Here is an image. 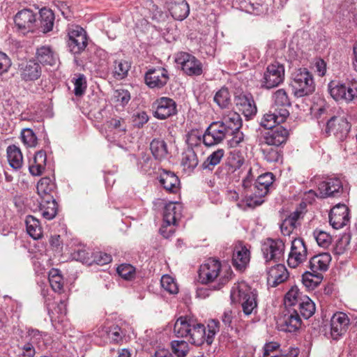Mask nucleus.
Segmentation results:
<instances>
[{"label":"nucleus","instance_id":"57","mask_svg":"<svg viewBox=\"0 0 357 357\" xmlns=\"http://www.w3.org/2000/svg\"><path fill=\"white\" fill-rule=\"evenodd\" d=\"M43 333L40 332L37 329L29 328L27 331V335L26 339L27 342L32 344H37L43 340Z\"/></svg>","mask_w":357,"mask_h":357},{"label":"nucleus","instance_id":"63","mask_svg":"<svg viewBox=\"0 0 357 357\" xmlns=\"http://www.w3.org/2000/svg\"><path fill=\"white\" fill-rule=\"evenodd\" d=\"M350 238L347 235L342 236V238L337 243L335 248V254L341 255L344 252L346 247L349 244Z\"/></svg>","mask_w":357,"mask_h":357},{"label":"nucleus","instance_id":"60","mask_svg":"<svg viewBox=\"0 0 357 357\" xmlns=\"http://www.w3.org/2000/svg\"><path fill=\"white\" fill-rule=\"evenodd\" d=\"M109 126L123 132L126 131V121L122 118H112L109 121Z\"/></svg>","mask_w":357,"mask_h":357},{"label":"nucleus","instance_id":"47","mask_svg":"<svg viewBox=\"0 0 357 357\" xmlns=\"http://www.w3.org/2000/svg\"><path fill=\"white\" fill-rule=\"evenodd\" d=\"M214 101L220 108H228L231 105L230 94L227 88L220 89L214 96Z\"/></svg>","mask_w":357,"mask_h":357},{"label":"nucleus","instance_id":"25","mask_svg":"<svg viewBox=\"0 0 357 357\" xmlns=\"http://www.w3.org/2000/svg\"><path fill=\"white\" fill-rule=\"evenodd\" d=\"M182 204L180 202H170L167 203L164 208L163 220L165 224L175 225L177 220L181 217Z\"/></svg>","mask_w":357,"mask_h":357},{"label":"nucleus","instance_id":"20","mask_svg":"<svg viewBox=\"0 0 357 357\" xmlns=\"http://www.w3.org/2000/svg\"><path fill=\"white\" fill-rule=\"evenodd\" d=\"M281 331L294 333L298 331L301 326V319L296 308L287 309L280 321Z\"/></svg>","mask_w":357,"mask_h":357},{"label":"nucleus","instance_id":"54","mask_svg":"<svg viewBox=\"0 0 357 357\" xmlns=\"http://www.w3.org/2000/svg\"><path fill=\"white\" fill-rule=\"evenodd\" d=\"M130 65L126 61H119L116 62L114 67V75L117 79H123L127 75Z\"/></svg>","mask_w":357,"mask_h":357},{"label":"nucleus","instance_id":"19","mask_svg":"<svg viewBox=\"0 0 357 357\" xmlns=\"http://www.w3.org/2000/svg\"><path fill=\"white\" fill-rule=\"evenodd\" d=\"M349 208L345 204H337L329 213V222L335 229L346 226L349 222Z\"/></svg>","mask_w":357,"mask_h":357},{"label":"nucleus","instance_id":"46","mask_svg":"<svg viewBox=\"0 0 357 357\" xmlns=\"http://www.w3.org/2000/svg\"><path fill=\"white\" fill-rule=\"evenodd\" d=\"M323 278L321 273H314L312 271H305L302 275L303 284L308 288L317 287Z\"/></svg>","mask_w":357,"mask_h":357},{"label":"nucleus","instance_id":"14","mask_svg":"<svg viewBox=\"0 0 357 357\" xmlns=\"http://www.w3.org/2000/svg\"><path fill=\"white\" fill-rule=\"evenodd\" d=\"M307 250L301 238H294L291 242V251L287 259L288 265L291 268L297 267L307 259Z\"/></svg>","mask_w":357,"mask_h":357},{"label":"nucleus","instance_id":"27","mask_svg":"<svg viewBox=\"0 0 357 357\" xmlns=\"http://www.w3.org/2000/svg\"><path fill=\"white\" fill-rule=\"evenodd\" d=\"M159 181L167 192L175 193L179 189V178L174 172L170 171L162 170L159 176Z\"/></svg>","mask_w":357,"mask_h":357},{"label":"nucleus","instance_id":"32","mask_svg":"<svg viewBox=\"0 0 357 357\" xmlns=\"http://www.w3.org/2000/svg\"><path fill=\"white\" fill-rule=\"evenodd\" d=\"M36 189L40 199H46L48 198V196H53L52 194L56 190V184L50 178L43 177L38 182Z\"/></svg>","mask_w":357,"mask_h":357},{"label":"nucleus","instance_id":"22","mask_svg":"<svg viewBox=\"0 0 357 357\" xmlns=\"http://www.w3.org/2000/svg\"><path fill=\"white\" fill-rule=\"evenodd\" d=\"M289 273L281 264H276L267 271V283L272 287H275L287 280Z\"/></svg>","mask_w":357,"mask_h":357},{"label":"nucleus","instance_id":"55","mask_svg":"<svg viewBox=\"0 0 357 357\" xmlns=\"http://www.w3.org/2000/svg\"><path fill=\"white\" fill-rule=\"evenodd\" d=\"M117 273L121 278L130 280L135 275V268L130 264H121L117 268Z\"/></svg>","mask_w":357,"mask_h":357},{"label":"nucleus","instance_id":"10","mask_svg":"<svg viewBox=\"0 0 357 357\" xmlns=\"http://www.w3.org/2000/svg\"><path fill=\"white\" fill-rule=\"evenodd\" d=\"M284 79V68L278 62L269 64L264 72L261 86L267 89L278 86Z\"/></svg>","mask_w":357,"mask_h":357},{"label":"nucleus","instance_id":"18","mask_svg":"<svg viewBox=\"0 0 357 357\" xmlns=\"http://www.w3.org/2000/svg\"><path fill=\"white\" fill-rule=\"evenodd\" d=\"M167 70L164 68L149 70L144 77L146 85L151 89H161L169 80Z\"/></svg>","mask_w":357,"mask_h":357},{"label":"nucleus","instance_id":"21","mask_svg":"<svg viewBox=\"0 0 357 357\" xmlns=\"http://www.w3.org/2000/svg\"><path fill=\"white\" fill-rule=\"evenodd\" d=\"M319 197H339L343 190L342 183L338 178H328L318 186Z\"/></svg>","mask_w":357,"mask_h":357},{"label":"nucleus","instance_id":"29","mask_svg":"<svg viewBox=\"0 0 357 357\" xmlns=\"http://www.w3.org/2000/svg\"><path fill=\"white\" fill-rule=\"evenodd\" d=\"M40 199L39 210L42 216L46 220H52L57 213V203L54 196H48V198Z\"/></svg>","mask_w":357,"mask_h":357},{"label":"nucleus","instance_id":"8","mask_svg":"<svg viewBox=\"0 0 357 357\" xmlns=\"http://www.w3.org/2000/svg\"><path fill=\"white\" fill-rule=\"evenodd\" d=\"M67 45L73 54H79L87 46L88 38L85 30L78 25H71L67 29Z\"/></svg>","mask_w":357,"mask_h":357},{"label":"nucleus","instance_id":"7","mask_svg":"<svg viewBox=\"0 0 357 357\" xmlns=\"http://www.w3.org/2000/svg\"><path fill=\"white\" fill-rule=\"evenodd\" d=\"M350 128V124L344 114L334 115L327 120L324 133L327 135H333L337 140L342 142L347 137Z\"/></svg>","mask_w":357,"mask_h":357},{"label":"nucleus","instance_id":"34","mask_svg":"<svg viewBox=\"0 0 357 357\" xmlns=\"http://www.w3.org/2000/svg\"><path fill=\"white\" fill-rule=\"evenodd\" d=\"M172 16L176 20L182 21L185 19L190 13V7L185 0L174 3L169 8Z\"/></svg>","mask_w":357,"mask_h":357},{"label":"nucleus","instance_id":"6","mask_svg":"<svg viewBox=\"0 0 357 357\" xmlns=\"http://www.w3.org/2000/svg\"><path fill=\"white\" fill-rule=\"evenodd\" d=\"M292 93L296 98L311 95L315 90L312 74L306 68L296 69L291 75Z\"/></svg>","mask_w":357,"mask_h":357},{"label":"nucleus","instance_id":"17","mask_svg":"<svg viewBox=\"0 0 357 357\" xmlns=\"http://www.w3.org/2000/svg\"><path fill=\"white\" fill-rule=\"evenodd\" d=\"M350 324L347 314L342 312H335L331 319V336L337 340L347 332Z\"/></svg>","mask_w":357,"mask_h":357},{"label":"nucleus","instance_id":"45","mask_svg":"<svg viewBox=\"0 0 357 357\" xmlns=\"http://www.w3.org/2000/svg\"><path fill=\"white\" fill-rule=\"evenodd\" d=\"M273 100L275 106L281 107V109H287L286 107L291 105L290 98L286 90L284 89H278L273 94Z\"/></svg>","mask_w":357,"mask_h":357},{"label":"nucleus","instance_id":"58","mask_svg":"<svg viewBox=\"0 0 357 357\" xmlns=\"http://www.w3.org/2000/svg\"><path fill=\"white\" fill-rule=\"evenodd\" d=\"M92 262L98 265L107 264L112 261V256L102 252H96L92 253Z\"/></svg>","mask_w":357,"mask_h":357},{"label":"nucleus","instance_id":"48","mask_svg":"<svg viewBox=\"0 0 357 357\" xmlns=\"http://www.w3.org/2000/svg\"><path fill=\"white\" fill-rule=\"evenodd\" d=\"M242 126V121L241 117L239 116V126L236 129V130H234L232 133H229V135H228V143L231 147H236L238 146L241 142H243L244 139V135L243 133L240 130Z\"/></svg>","mask_w":357,"mask_h":357},{"label":"nucleus","instance_id":"15","mask_svg":"<svg viewBox=\"0 0 357 357\" xmlns=\"http://www.w3.org/2000/svg\"><path fill=\"white\" fill-rule=\"evenodd\" d=\"M289 131L282 126L270 129L262 135L260 144L280 146L287 140Z\"/></svg>","mask_w":357,"mask_h":357},{"label":"nucleus","instance_id":"9","mask_svg":"<svg viewBox=\"0 0 357 357\" xmlns=\"http://www.w3.org/2000/svg\"><path fill=\"white\" fill-rule=\"evenodd\" d=\"M176 63L188 76H199L203 73V65L195 56L184 52L176 55Z\"/></svg>","mask_w":357,"mask_h":357},{"label":"nucleus","instance_id":"23","mask_svg":"<svg viewBox=\"0 0 357 357\" xmlns=\"http://www.w3.org/2000/svg\"><path fill=\"white\" fill-rule=\"evenodd\" d=\"M289 115V112L287 109H280L278 112H269L263 116L260 124L266 129L270 130L276 127L275 124L284 122Z\"/></svg>","mask_w":357,"mask_h":357},{"label":"nucleus","instance_id":"56","mask_svg":"<svg viewBox=\"0 0 357 357\" xmlns=\"http://www.w3.org/2000/svg\"><path fill=\"white\" fill-rule=\"evenodd\" d=\"M74 85V92L75 96H82L84 93L86 88L85 77L83 75H79L78 77L75 79Z\"/></svg>","mask_w":357,"mask_h":357},{"label":"nucleus","instance_id":"13","mask_svg":"<svg viewBox=\"0 0 357 357\" xmlns=\"http://www.w3.org/2000/svg\"><path fill=\"white\" fill-rule=\"evenodd\" d=\"M14 22L23 33L33 32L36 27L37 14L31 9H22L15 14Z\"/></svg>","mask_w":357,"mask_h":357},{"label":"nucleus","instance_id":"42","mask_svg":"<svg viewBox=\"0 0 357 357\" xmlns=\"http://www.w3.org/2000/svg\"><path fill=\"white\" fill-rule=\"evenodd\" d=\"M347 89L346 84H344L332 82L328 84V91L331 97L337 101L341 100L347 102L349 101L347 100Z\"/></svg>","mask_w":357,"mask_h":357},{"label":"nucleus","instance_id":"52","mask_svg":"<svg viewBox=\"0 0 357 357\" xmlns=\"http://www.w3.org/2000/svg\"><path fill=\"white\" fill-rule=\"evenodd\" d=\"M314 237L317 244L324 248H328L332 242L331 236L322 230H315Z\"/></svg>","mask_w":357,"mask_h":357},{"label":"nucleus","instance_id":"30","mask_svg":"<svg viewBox=\"0 0 357 357\" xmlns=\"http://www.w3.org/2000/svg\"><path fill=\"white\" fill-rule=\"evenodd\" d=\"M225 151L223 149H218L213 151L201 164L200 169L202 171L212 172L215 167L220 163L225 156Z\"/></svg>","mask_w":357,"mask_h":357},{"label":"nucleus","instance_id":"26","mask_svg":"<svg viewBox=\"0 0 357 357\" xmlns=\"http://www.w3.org/2000/svg\"><path fill=\"white\" fill-rule=\"evenodd\" d=\"M235 102L238 110L247 118L257 112V107L250 95L239 94L236 96Z\"/></svg>","mask_w":357,"mask_h":357},{"label":"nucleus","instance_id":"1","mask_svg":"<svg viewBox=\"0 0 357 357\" xmlns=\"http://www.w3.org/2000/svg\"><path fill=\"white\" fill-rule=\"evenodd\" d=\"M207 332L204 324L187 317H181L175 322L174 332L177 337H186L190 343L200 346L205 342L211 344L215 334L219 331V322L212 319L209 321Z\"/></svg>","mask_w":357,"mask_h":357},{"label":"nucleus","instance_id":"24","mask_svg":"<svg viewBox=\"0 0 357 357\" xmlns=\"http://www.w3.org/2000/svg\"><path fill=\"white\" fill-rule=\"evenodd\" d=\"M36 60L41 66H53L56 65L58 61L56 54L49 45H42L36 49Z\"/></svg>","mask_w":357,"mask_h":357},{"label":"nucleus","instance_id":"16","mask_svg":"<svg viewBox=\"0 0 357 357\" xmlns=\"http://www.w3.org/2000/svg\"><path fill=\"white\" fill-rule=\"evenodd\" d=\"M153 106L155 108L153 116L158 119H166L177 112L175 101L167 97L158 98Z\"/></svg>","mask_w":357,"mask_h":357},{"label":"nucleus","instance_id":"44","mask_svg":"<svg viewBox=\"0 0 357 357\" xmlns=\"http://www.w3.org/2000/svg\"><path fill=\"white\" fill-rule=\"evenodd\" d=\"M302 297L303 296H301L298 287H293L285 294L284 298V304L286 307L296 308L295 307L298 305Z\"/></svg>","mask_w":357,"mask_h":357},{"label":"nucleus","instance_id":"2","mask_svg":"<svg viewBox=\"0 0 357 357\" xmlns=\"http://www.w3.org/2000/svg\"><path fill=\"white\" fill-rule=\"evenodd\" d=\"M238 126H239V114L230 111L223 115L221 121L211 123L202 137L190 135L188 141L191 146H196L202 141L206 146H212L227 139L229 133L236 130Z\"/></svg>","mask_w":357,"mask_h":357},{"label":"nucleus","instance_id":"3","mask_svg":"<svg viewBox=\"0 0 357 357\" xmlns=\"http://www.w3.org/2000/svg\"><path fill=\"white\" fill-rule=\"evenodd\" d=\"M273 181V174L270 172L258 176L254 183L251 178H244L242 183L244 198L242 203H237V206L243 209H245L244 204L247 207L252 208L260 206L264 202V197L268 194Z\"/></svg>","mask_w":357,"mask_h":357},{"label":"nucleus","instance_id":"33","mask_svg":"<svg viewBox=\"0 0 357 357\" xmlns=\"http://www.w3.org/2000/svg\"><path fill=\"white\" fill-rule=\"evenodd\" d=\"M47 156L43 151H38L33 158V162L29 165V169L33 176H40L45 170Z\"/></svg>","mask_w":357,"mask_h":357},{"label":"nucleus","instance_id":"59","mask_svg":"<svg viewBox=\"0 0 357 357\" xmlns=\"http://www.w3.org/2000/svg\"><path fill=\"white\" fill-rule=\"evenodd\" d=\"M114 96L116 100L123 106L127 105L130 100V93L124 89L115 91Z\"/></svg>","mask_w":357,"mask_h":357},{"label":"nucleus","instance_id":"35","mask_svg":"<svg viewBox=\"0 0 357 357\" xmlns=\"http://www.w3.org/2000/svg\"><path fill=\"white\" fill-rule=\"evenodd\" d=\"M54 19V14L52 10L43 8L40 10V28L43 33H47L52 30Z\"/></svg>","mask_w":357,"mask_h":357},{"label":"nucleus","instance_id":"37","mask_svg":"<svg viewBox=\"0 0 357 357\" xmlns=\"http://www.w3.org/2000/svg\"><path fill=\"white\" fill-rule=\"evenodd\" d=\"M199 160L197 153L192 149H188L183 153L181 165L183 170L187 172H192L197 167Z\"/></svg>","mask_w":357,"mask_h":357},{"label":"nucleus","instance_id":"40","mask_svg":"<svg viewBox=\"0 0 357 357\" xmlns=\"http://www.w3.org/2000/svg\"><path fill=\"white\" fill-rule=\"evenodd\" d=\"M26 226L28 234L33 239L41 238L43 231L40 225L39 220L32 215H28L26 218Z\"/></svg>","mask_w":357,"mask_h":357},{"label":"nucleus","instance_id":"31","mask_svg":"<svg viewBox=\"0 0 357 357\" xmlns=\"http://www.w3.org/2000/svg\"><path fill=\"white\" fill-rule=\"evenodd\" d=\"M250 261V251L245 246L236 247L233 253V265L241 271L245 268Z\"/></svg>","mask_w":357,"mask_h":357},{"label":"nucleus","instance_id":"64","mask_svg":"<svg viewBox=\"0 0 357 357\" xmlns=\"http://www.w3.org/2000/svg\"><path fill=\"white\" fill-rule=\"evenodd\" d=\"M347 100H353L355 98H357V80L353 79L349 82L347 85Z\"/></svg>","mask_w":357,"mask_h":357},{"label":"nucleus","instance_id":"62","mask_svg":"<svg viewBox=\"0 0 357 357\" xmlns=\"http://www.w3.org/2000/svg\"><path fill=\"white\" fill-rule=\"evenodd\" d=\"M35 354L36 350L33 345L30 342H26L21 347V352L17 357H34Z\"/></svg>","mask_w":357,"mask_h":357},{"label":"nucleus","instance_id":"5","mask_svg":"<svg viewBox=\"0 0 357 357\" xmlns=\"http://www.w3.org/2000/svg\"><path fill=\"white\" fill-rule=\"evenodd\" d=\"M230 297L233 303L241 304L243 311L246 315L251 314L257 308V291L244 282L232 287Z\"/></svg>","mask_w":357,"mask_h":357},{"label":"nucleus","instance_id":"38","mask_svg":"<svg viewBox=\"0 0 357 357\" xmlns=\"http://www.w3.org/2000/svg\"><path fill=\"white\" fill-rule=\"evenodd\" d=\"M7 157L10 167L15 169L22 167L23 157L20 149L15 145L9 146L7 149Z\"/></svg>","mask_w":357,"mask_h":357},{"label":"nucleus","instance_id":"61","mask_svg":"<svg viewBox=\"0 0 357 357\" xmlns=\"http://www.w3.org/2000/svg\"><path fill=\"white\" fill-rule=\"evenodd\" d=\"M279 347L280 345L277 342H271L266 344L264 347L263 357H275V353Z\"/></svg>","mask_w":357,"mask_h":357},{"label":"nucleus","instance_id":"43","mask_svg":"<svg viewBox=\"0 0 357 357\" xmlns=\"http://www.w3.org/2000/svg\"><path fill=\"white\" fill-rule=\"evenodd\" d=\"M48 278L52 289L55 292H61L63 287V279L60 271L52 268L49 272Z\"/></svg>","mask_w":357,"mask_h":357},{"label":"nucleus","instance_id":"50","mask_svg":"<svg viewBox=\"0 0 357 357\" xmlns=\"http://www.w3.org/2000/svg\"><path fill=\"white\" fill-rule=\"evenodd\" d=\"M108 337L114 343H119L125 336V333L118 325H113L105 330Z\"/></svg>","mask_w":357,"mask_h":357},{"label":"nucleus","instance_id":"49","mask_svg":"<svg viewBox=\"0 0 357 357\" xmlns=\"http://www.w3.org/2000/svg\"><path fill=\"white\" fill-rule=\"evenodd\" d=\"M160 284L162 287L171 294H176L178 292V287L174 278L168 275L161 278Z\"/></svg>","mask_w":357,"mask_h":357},{"label":"nucleus","instance_id":"4","mask_svg":"<svg viewBox=\"0 0 357 357\" xmlns=\"http://www.w3.org/2000/svg\"><path fill=\"white\" fill-rule=\"evenodd\" d=\"M232 271L230 267H222L219 260L210 258L201 265L199 271V280L202 283H210L218 280L213 288L220 289L231 279Z\"/></svg>","mask_w":357,"mask_h":357},{"label":"nucleus","instance_id":"12","mask_svg":"<svg viewBox=\"0 0 357 357\" xmlns=\"http://www.w3.org/2000/svg\"><path fill=\"white\" fill-rule=\"evenodd\" d=\"M18 73L21 79L25 82L38 79L43 73V68L35 59L22 61L18 64Z\"/></svg>","mask_w":357,"mask_h":357},{"label":"nucleus","instance_id":"53","mask_svg":"<svg viewBox=\"0 0 357 357\" xmlns=\"http://www.w3.org/2000/svg\"><path fill=\"white\" fill-rule=\"evenodd\" d=\"M174 353L178 357H184L188 352V344L183 340H175L172 342Z\"/></svg>","mask_w":357,"mask_h":357},{"label":"nucleus","instance_id":"11","mask_svg":"<svg viewBox=\"0 0 357 357\" xmlns=\"http://www.w3.org/2000/svg\"><path fill=\"white\" fill-rule=\"evenodd\" d=\"M284 243L282 240L267 238L261 245V252L266 263H277L283 258Z\"/></svg>","mask_w":357,"mask_h":357},{"label":"nucleus","instance_id":"39","mask_svg":"<svg viewBox=\"0 0 357 357\" xmlns=\"http://www.w3.org/2000/svg\"><path fill=\"white\" fill-rule=\"evenodd\" d=\"M305 319L311 317L315 312V305L307 296H303L298 303L296 308Z\"/></svg>","mask_w":357,"mask_h":357},{"label":"nucleus","instance_id":"28","mask_svg":"<svg viewBox=\"0 0 357 357\" xmlns=\"http://www.w3.org/2000/svg\"><path fill=\"white\" fill-rule=\"evenodd\" d=\"M331 256L328 252H322L311 257L309 261L310 270L314 273L326 271L328 268Z\"/></svg>","mask_w":357,"mask_h":357},{"label":"nucleus","instance_id":"51","mask_svg":"<svg viewBox=\"0 0 357 357\" xmlns=\"http://www.w3.org/2000/svg\"><path fill=\"white\" fill-rule=\"evenodd\" d=\"M23 143L29 147H35L37 144V137L31 128H24L21 132Z\"/></svg>","mask_w":357,"mask_h":357},{"label":"nucleus","instance_id":"36","mask_svg":"<svg viewBox=\"0 0 357 357\" xmlns=\"http://www.w3.org/2000/svg\"><path fill=\"white\" fill-rule=\"evenodd\" d=\"M264 158L268 162H277L282 158V151L279 146L260 144Z\"/></svg>","mask_w":357,"mask_h":357},{"label":"nucleus","instance_id":"41","mask_svg":"<svg viewBox=\"0 0 357 357\" xmlns=\"http://www.w3.org/2000/svg\"><path fill=\"white\" fill-rule=\"evenodd\" d=\"M150 149L155 160H162L167 155V144L162 139H153L150 144Z\"/></svg>","mask_w":357,"mask_h":357}]
</instances>
